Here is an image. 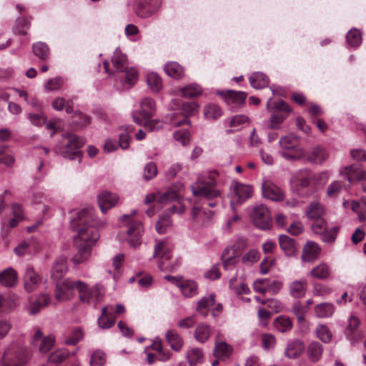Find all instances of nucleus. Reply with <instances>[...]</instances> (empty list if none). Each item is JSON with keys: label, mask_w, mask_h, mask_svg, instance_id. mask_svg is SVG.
Wrapping results in <instances>:
<instances>
[{"label": "nucleus", "mask_w": 366, "mask_h": 366, "mask_svg": "<svg viewBox=\"0 0 366 366\" xmlns=\"http://www.w3.org/2000/svg\"><path fill=\"white\" fill-rule=\"evenodd\" d=\"M122 220L126 222L127 224V241L128 244L130 247L137 249L141 244V238L144 233L142 222L132 219L129 214L123 215Z\"/></svg>", "instance_id": "8"}, {"label": "nucleus", "mask_w": 366, "mask_h": 366, "mask_svg": "<svg viewBox=\"0 0 366 366\" xmlns=\"http://www.w3.org/2000/svg\"><path fill=\"white\" fill-rule=\"evenodd\" d=\"M335 312V306L328 302L317 304L314 307L315 317L321 319L330 318Z\"/></svg>", "instance_id": "25"}, {"label": "nucleus", "mask_w": 366, "mask_h": 366, "mask_svg": "<svg viewBox=\"0 0 366 366\" xmlns=\"http://www.w3.org/2000/svg\"><path fill=\"white\" fill-rule=\"evenodd\" d=\"M186 357L189 365L192 366L203 362L204 353L198 347H192L187 350Z\"/></svg>", "instance_id": "41"}, {"label": "nucleus", "mask_w": 366, "mask_h": 366, "mask_svg": "<svg viewBox=\"0 0 366 366\" xmlns=\"http://www.w3.org/2000/svg\"><path fill=\"white\" fill-rule=\"evenodd\" d=\"M231 189L232 193L230 204L233 209H234L235 205L240 204L249 199L253 192L250 186L238 182H234Z\"/></svg>", "instance_id": "10"}, {"label": "nucleus", "mask_w": 366, "mask_h": 366, "mask_svg": "<svg viewBox=\"0 0 366 366\" xmlns=\"http://www.w3.org/2000/svg\"><path fill=\"white\" fill-rule=\"evenodd\" d=\"M62 137L64 139L66 140V142L62 146L56 147V152L68 159L78 157L80 153L79 149L84 145V140L71 133L64 134Z\"/></svg>", "instance_id": "7"}, {"label": "nucleus", "mask_w": 366, "mask_h": 366, "mask_svg": "<svg viewBox=\"0 0 366 366\" xmlns=\"http://www.w3.org/2000/svg\"><path fill=\"white\" fill-rule=\"evenodd\" d=\"M34 54L41 61H46L49 57V48L46 44L44 42H36L32 46Z\"/></svg>", "instance_id": "42"}, {"label": "nucleus", "mask_w": 366, "mask_h": 366, "mask_svg": "<svg viewBox=\"0 0 366 366\" xmlns=\"http://www.w3.org/2000/svg\"><path fill=\"white\" fill-rule=\"evenodd\" d=\"M233 352V347L224 341H216L214 348V355L219 359H227Z\"/></svg>", "instance_id": "31"}, {"label": "nucleus", "mask_w": 366, "mask_h": 366, "mask_svg": "<svg viewBox=\"0 0 366 366\" xmlns=\"http://www.w3.org/2000/svg\"><path fill=\"white\" fill-rule=\"evenodd\" d=\"M246 242L245 239L241 238L237 240L236 244L231 249H226L223 252V266L226 270L231 269L234 267L237 263V260L234 256H229L228 257H225L226 254L229 252L230 250H234L235 248L242 249L245 247Z\"/></svg>", "instance_id": "29"}, {"label": "nucleus", "mask_w": 366, "mask_h": 366, "mask_svg": "<svg viewBox=\"0 0 366 366\" xmlns=\"http://www.w3.org/2000/svg\"><path fill=\"white\" fill-rule=\"evenodd\" d=\"M249 82L252 87L259 89L267 86L269 84V79L263 73L254 72L250 76Z\"/></svg>", "instance_id": "37"}, {"label": "nucleus", "mask_w": 366, "mask_h": 366, "mask_svg": "<svg viewBox=\"0 0 366 366\" xmlns=\"http://www.w3.org/2000/svg\"><path fill=\"white\" fill-rule=\"evenodd\" d=\"M347 41L352 47H357L362 42V34L357 29H350L347 34Z\"/></svg>", "instance_id": "52"}, {"label": "nucleus", "mask_w": 366, "mask_h": 366, "mask_svg": "<svg viewBox=\"0 0 366 366\" xmlns=\"http://www.w3.org/2000/svg\"><path fill=\"white\" fill-rule=\"evenodd\" d=\"M63 84L62 78L57 76L46 80L44 83V88L46 91H55L59 89Z\"/></svg>", "instance_id": "62"}, {"label": "nucleus", "mask_w": 366, "mask_h": 366, "mask_svg": "<svg viewBox=\"0 0 366 366\" xmlns=\"http://www.w3.org/2000/svg\"><path fill=\"white\" fill-rule=\"evenodd\" d=\"M214 212L199 207H193L192 209V217L194 222L199 225L206 226L209 224L214 218Z\"/></svg>", "instance_id": "14"}, {"label": "nucleus", "mask_w": 366, "mask_h": 366, "mask_svg": "<svg viewBox=\"0 0 366 366\" xmlns=\"http://www.w3.org/2000/svg\"><path fill=\"white\" fill-rule=\"evenodd\" d=\"M305 350L304 342L300 340L290 341L285 348V355L290 359L299 357Z\"/></svg>", "instance_id": "22"}, {"label": "nucleus", "mask_w": 366, "mask_h": 366, "mask_svg": "<svg viewBox=\"0 0 366 366\" xmlns=\"http://www.w3.org/2000/svg\"><path fill=\"white\" fill-rule=\"evenodd\" d=\"M17 280V273L12 268H8L0 272V283L5 287H11L14 286Z\"/></svg>", "instance_id": "34"}, {"label": "nucleus", "mask_w": 366, "mask_h": 366, "mask_svg": "<svg viewBox=\"0 0 366 366\" xmlns=\"http://www.w3.org/2000/svg\"><path fill=\"white\" fill-rule=\"evenodd\" d=\"M69 353L66 349L61 348L54 351L48 357V362L51 364H59L64 362Z\"/></svg>", "instance_id": "49"}, {"label": "nucleus", "mask_w": 366, "mask_h": 366, "mask_svg": "<svg viewBox=\"0 0 366 366\" xmlns=\"http://www.w3.org/2000/svg\"><path fill=\"white\" fill-rule=\"evenodd\" d=\"M52 105L53 107L58 111H61L65 108L66 112L68 114L71 113L73 111L72 107L70 105V102H66L64 98L61 97L55 99L52 102Z\"/></svg>", "instance_id": "58"}, {"label": "nucleus", "mask_w": 366, "mask_h": 366, "mask_svg": "<svg viewBox=\"0 0 366 366\" xmlns=\"http://www.w3.org/2000/svg\"><path fill=\"white\" fill-rule=\"evenodd\" d=\"M328 158L329 154L327 151L321 147L313 148L307 155L308 161L317 164H322L327 161Z\"/></svg>", "instance_id": "30"}, {"label": "nucleus", "mask_w": 366, "mask_h": 366, "mask_svg": "<svg viewBox=\"0 0 366 366\" xmlns=\"http://www.w3.org/2000/svg\"><path fill=\"white\" fill-rule=\"evenodd\" d=\"M41 282L39 274L31 266H27L24 277V288L28 292H32L36 290Z\"/></svg>", "instance_id": "16"}, {"label": "nucleus", "mask_w": 366, "mask_h": 366, "mask_svg": "<svg viewBox=\"0 0 366 366\" xmlns=\"http://www.w3.org/2000/svg\"><path fill=\"white\" fill-rule=\"evenodd\" d=\"M251 217L255 226L261 229L270 227L271 217L267 207L263 204L257 205L253 208Z\"/></svg>", "instance_id": "11"}, {"label": "nucleus", "mask_w": 366, "mask_h": 366, "mask_svg": "<svg viewBox=\"0 0 366 366\" xmlns=\"http://www.w3.org/2000/svg\"><path fill=\"white\" fill-rule=\"evenodd\" d=\"M26 361V350L16 343L10 345L1 357V366H24Z\"/></svg>", "instance_id": "3"}, {"label": "nucleus", "mask_w": 366, "mask_h": 366, "mask_svg": "<svg viewBox=\"0 0 366 366\" xmlns=\"http://www.w3.org/2000/svg\"><path fill=\"white\" fill-rule=\"evenodd\" d=\"M189 132L187 129H179L174 132V139L182 145H187L189 142Z\"/></svg>", "instance_id": "61"}, {"label": "nucleus", "mask_w": 366, "mask_h": 366, "mask_svg": "<svg viewBox=\"0 0 366 366\" xmlns=\"http://www.w3.org/2000/svg\"><path fill=\"white\" fill-rule=\"evenodd\" d=\"M283 283L280 280H271L267 278L258 279L253 283L255 292L264 294L267 292L275 295L282 288Z\"/></svg>", "instance_id": "12"}, {"label": "nucleus", "mask_w": 366, "mask_h": 366, "mask_svg": "<svg viewBox=\"0 0 366 366\" xmlns=\"http://www.w3.org/2000/svg\"><path fill=\"white\" fill-rule=\"evenodd\" d=\"M217 176L218 173L216 171H212L199 177L192 187L193 194L204 197L208 199L219 197L220 191L216 189Z\"/></svg>", "instance_id": "2"}, {"label": "nucleus", "mask_w": 366, "mask_h": 366, "mask_svg": "<svg viewBox=\"0 0 366 366\" xmlns=\"http://www.w3.org/2000/svg\"><path fill=\"white\" fill-rule=\"evenodd\" d=\"M67 270L66 259L64 257L57 258L51 269V278L60 281Z\"/></svg>", "instance_id": "27"}, {"label": "nucleus", "mask_w": 366, "mask_h": 366, "mask_svg": "<svg viewBox=\"0 0 366 366\" xmlns=\"http://www.w3.org/2000/svg\"><path fill=\"white\" fill-rule=\"evenodd\" d=\"M151 347L158 352V358L160 360L166 361L170 358L172 353L168 350H163L162 340L159 338L157 337L154 340Z\"/></svg>", "instance_id": "51"}, {"label": "nucleus", "mask_w": 366, "mask_h": 366, "mask_svg": "<svg viewBox=\"0 0 366 366\" xmlns=\"http://www.w3.org/2000/svg\"><path fill=\"white\" fill-rule=\"evenodd\" d=\"M199 105L194 102H186L182 104V114L183 117L182 120H176L174 117H172V120L171 121V124L174 127H179L182 124L190 123L188 119V117L190 115H193L198 112Z\"/></svg>", "instance_id": "17"}, {"label": "nucleus", "mask_w": 366, "mask_h": 366, "mask_svg": "<svg viewBox=\"0 0 366 366\" xmlns=\"http://www.w3.org/2000/svg\"><path fill=\"white\" fill-rule=\"evenodd\" d=\"M320 251L321 249L316 242L313 241L307 242L302 249V261L312 262L317 259Z\"/></svg>", "instance_id": "21"}, {"label": "nucleus", "mask_w": 366, "mask_h": 366, "mask_svg": "<svg viewBox=\"0 0 366 366\" xmlns=\"http://www.w3.org/2000/svg\"><path fill=\"white\" fill-rule=\"evenodd\" d=\"M214 295L213 294L202 297L197 303V311L203 315H206L207 311L214 304Z\"/></svg>", "instance_id": "48"}, {"label": "nucleus", "mask_w": 366, "mask_h": 366, "mask_svg": "<svg viewBox=\"0 0 366 366\" xmlns=\"http://www.w3.org/2000/svg\"><path fill=\"white\" fill-rule=\"evenodd\" d=\"M324 214L323 206L317 201L312 202L306 211L307 217L311 220L322 218Z\"/></svg>", "instance_id": "36"}, {"label": "nucleus", "mask_w": 366, "mask_h": 366, "mask_svg": "<svg viewBox=\"0 0 366 366\" xmlns=\"http://www.w3.org/2000/svg\"><path fill=\"white\" fill-rule=\"evenodd\" d=\"M172 227V219L168 214L162 215L156 224V230L159 234L165 233Z\"/></svg>", "instance_id": "55"}, {"label": "nucleus", "mask_w": 366, "mask_h": 366, "mask_svg": "<svg viewBox=\"0 0 366 366\" xmlns=\"http://www.w3.org/2000/svg\"><path fill=\"white\" fill-rule=\"evenodd\" d=\"M342 176H345L348 182L351 184L360 181H366V171L360 169L355 166L345 167L340 171Z\"/></svg>", "instance_id": "19"}, {"label": "nucleus", "mask_w": 366, "mask_h": 366, "mask_svg": "<svg viewBox=\"0 0 366 366\" xmlns=\"http://www.w3.org/2000/svg\"><path fill=\"white\" fill-rule=\"evenodd\" d=\"M112 63L116 72H122L128 66L127 56L119 49L114 51Z\"/></svg>", "instance_id": "33"}, {"label": "nucleus", "mask_w": 366, "mask_h": 366, "mask_svg": "<svg viewBox=\"0 0 366 366\" xmlns=\"http://www.w3.org/2000/svg\"><path fill=\"white\" fill-rule=\"evenodd\" d=\"M157 174V168L154 162L147 163L144 168L143 177L148 181L154 178Z\"/></svg>", "instance_id": "64"}, {"label": "nucleus", "mask_w": 366, "mask_h": 366, "mask_svg": "<svg viewBox=\"0 0 366 366\" xmlns=\"http://www.w3.org/2000/svg\"><path fill=\"white\" fill-rule=\"evenodd\" d=\"M307 358L312 362H317L320 360L323 354V346L317 341L313 340L305 348Z\"/></svg>", "instance_id": "24"}, {"label": "nucleus", "mask_w": 366, "mask_h": 366, "mask_svg": "<svg viewBox=\"0 0 366 366\" xmlns=\"http://www.w3.org/2000/svg\"><path fill=\"white\" fill-rule=\"evenodd\" d=\"M262 194L265 198L279 202L285 198V193L281 188L269 181H265L262 184Z\"/></svg>", "instance_id": "15"}, {"label": "nucleus", "mask_w": 366, "mask_h": 366, "mask_svg": "<svg viewBox=\"0 0 366 366\" xmlns=\"http://www.w3.org/2000/svg\"><path fill=\"white\" fill-rule=\"evenodd\" d=\"M76 289V281L64 279L56 283L55 298L59 302L70 300L74 296V290Z\"/></svg>", "instance_id": "9"}, {"label": "nucleus", "mask_w": 366, "mask_h": 366, "mask_svg": "<svg viewBox=\"0 0 366 366\" xmlns=\"http://www.w3.org/2000/svg\"><path fill=\"white\" fill-rule=\"evenodd\" d=\"M133 119L137 124H143L144 127L150 132L157 131L164 126V122L160 119H149V118L142 121L137 117L135 113L133 114Z\"/></svg>", "instance_id": "35"}, {"label": "nucleus", "mask_w": 366, "mask_h": 366, "mask_svg": "<svg viewBox=\"0 0 366 366\" xmlns=\"http://www.w3.org/2000/svg\"><path fill=\"white\" fill-rule=\"evenodd\" d=\"M280 147L285 150H290L297 149L296 147V138L292 135H287L282 137L280 139Z\"/></svg>", "instance_id": "63"}, {"label": "nucleus", "mask_w": 366, "mask_h": 366, "mask_svg": "<svg viewBox=\"0 0 366 366\" xmlns=\"http://www.w3.org/2000/svg\"><path fill=\"white\" fill-rule=\"evenodd\" d=\"M330 270L328 265L325 263H320L315 267L310 272V274L315 278L324 280L329 277Z\"/></svg>", "instance_id": "43"}, {"label": "nucleus", "mask_w": 366, "mask_h": 366, "mask_svg": "<svg viewBox=\"0 0 366 366\" xmlns=\"http://www.w3.org/2000/svg\"><path fill=\"white\" fill-rule=\"evenodd\" d=\"M55 342V337L54 335H49L44 337L40 342L39 350L42 353L49 352L54 346Z\"/></svg>", "instance_id": "60"}, {"label": "nucleus", "mask_w": 366, "mask_h": 366, "mask_svg": "<svg viewBox=\"0 0 366 366\" xmlns=\"http://www.w3.org/2000/svg\"><path fill=\"white\" fill-rule=\"evenodd\" d=\"M106 362V355L100 350L94 352L91 355V366H104Z\"/></svg>", "instance_id": "59"}, {"label": "nucleus", "mask_w": 366, "mask_h": 366, "mask_svg": "<svg viewBox=\"0 0 366 366\" xmlns=\"http://www.w3.org/2000/svg\"><path fill=\"white\" fill-rule=\"evenodd\" d=\"M274 325L277 331L284 333L291 330L292 322L289 317L280 316L275 319Z\"/></svg>", "instance_id": "46"}, {"label": "nucleus", "mask_w": 366, "mask_h": 366, "mask_svg": "<svg viewBox=\"0 0 366 366\" xmlns=\"http://www.w3.org/2000/svg\"><path fill=\"white\" fill-rule=\"evenodd\" d=\"M316 337L324 343H330L332 340V332L325 324H319L315 328Z\"/></svg>", "instance_id": "40"}, {"label": "nucleus", "mask_w": 366, "mask_h": 366, "mask_svg": "<svg viewBox=\"0 0 366 366\" xmlns=\"http://www.w3.org/2000/svg\"><path fill=\"white\" fill-rule=\"evenodd\" d=\"M171 251L172 247L167 240L159 242L154 247L152 257L159 259L158 267L162 271L172 272L179 265L177 262L175 264L171 262Z\"/></svg>", "instance_id": "4"}, {"label": "nucleus", "mask_w": 366, "mask_h": 366, "mask_svg": "<svg viewBox=\"0 0 366 366\" xmlns=\"http://www.w3.org/2000/svg\"><path fill=\"white\" fill-rule=\"evenodd\" d=\"M267 109L269 111L276 110L271 115L268 124V128L272 129H279L291 110L282 100L274 102L272 98L269 99L267 102Z\"/></svg>", "instance_id": "5"}, {"label": "nucleus", "mask_w": 366, "mask_h": 366, "mask_svg": "<svg viewBox=\"0 0 366 366\" xmlns=\"http://www.w3.org/2000/svg\"><path fill=\"white\" fill-rule=\"evenodd\" d=\"M119 200V197L115 193L104 191L98 196V204L101 211L106 213L109 209L114 207Z\"/></svg>", "instance_id": "18"}, {"label": "nucleus", "mask_w": 366, "mask_h": 366, "mask_svg": "<svg viewBox=\"0 0 366 366\" xmlns=\"http://www.w3.org/2000/svg\"><path fill=\"white\" fill-rule=\"evenodd\" d=\"M179 290L186 297H192L197 295L198 287L195 282L186 280L179 285Z\"/></svg>", "instance_id": "38"}, {"label": "nucleus", "mask_w": 366, "mask_h": 366, "mask_svg": "<svg viewBox=\"0 0 366 366\" xmlns=\"http://www.w3.org/2000/svg\"><path fill=\"white\" fill-rule=\"evenodd\" d=\"M246 94L242 92L229 91L227 97V104L234 103L240 105L244 102Z\"/></svg>", "instance_id": "56"}, {"label": "nucleus", "mask_w": 366, "mask_h": 366, "mask_svg": "<svg viewBox=\"0 0 366 366\" xmlns=\"http://www.w3.org/2000/svg\"><path fill=\"white\" fill-rule=\"evenodd\" d=\"M179 189H169L164 194H157L158 202L165 204L178 199L179 197Z\"/></svg>", "instance_id": "53"}, {"label": "nucleus", "mask_w": 366, "mask_h": 366, "mask_svg": "<svg viewBox=\"0 0 366 366\" xmlns=\"http://www.w3.org/2000/svg\"><path fill=\"white\" fill-rule=\"evenodd\" d=\"M76 290L79 292V297L84 303H94L96 306L103 298L104 290L103 287L96 285L93 287L81 281H76Z\"/></svg>", "instance_id": "6"}, {"label": "nucleus", "mask_w": 366, "mask_h": 366, "mask_svg": "<svg viewBox=\"0 0 366 366\" xmlns=\"http://www.w3.org/2000/svg\"><path fill=\"white\" fill-rule=\"evenodd\" d=\"M279 243L280 248L283 250L286 255L292 256L296 254L297 247L293 239L290 238L287 235H280Z\"/></svg>", "instance_id": "32"}, {"label": "nucleus", "mask_w": 366, "mask_h": 366, "mask_svg": "<svg viewBox=\"0 0 366 366\" xmlns=\"http://www.w3.org/2000/svg\"><path fill=\"white\" fill-rule=\"evenodd\" d=\"M165 340L172 350L179 352L184 345L182 337L174 330H169L165 333Z\"/></svg>", "instance_id": "28"}, {"label": "nucleus", "mask_w": 366, "mask_h": 366, "mask_svg": "<svg viewBox=\"0 0 366 366\" xmlns=\"http://www.w3.org/2000/svg\"><path fill=\"white\" fill-rule=\"evenodd\" d=\"M133 128L130 126L126 127V131L119 134V146L123 149H127L129 147L130 141L132 139L130 134L133 132Z\"/></svg>", "instance_id": "57"}, {"label": "nucleus", "mask_w": 366, "mask_h": 366, "mask_svg": "<svg viewBox=\"0 0 366 366\" xmlns=\"http://www.w3.org/2000/svg\"><path fill=\"white\" fill-rule=\"evenodd\" d=\"M113 307L107 305L102 309V315L98 318L99 326L102 329L112 327L115 323V316L112 314Z\"/></svg>", "instance_id": "23"}, {"label": "nucleus", "mask_w": 366, "mask_h": 366, "mask_svg": "<svg viewBox=\"0 0 366 366\" xmlns=\"http://www.w3.org/2000/svg\"><path fill=\"white\" fill-rule=\"evenodd\" d=\"M165 72L171 77L179 79L183 76L184 69L177 62H169L164 66Z\"/></svg>", "instance_id": "45"}, {"label": "nucleus", "mask_w": 366, "mask_h": 366, "mask_svg": "<svg viewBox=\"0 0 366 366\" xmlns=\"http://www.w3.org/2000/svg\"><path fill=\"white\" fill-rule=\"evenodd\" d=\"M360 320L355 315H351L348 319V324L346 329L347 336L353 342H357L362 337V332H359Z\"/></svg>", "instance_id": "20"}, {"label": "nucleus", "mask_w": 366, "mask_h": 366, "mask_svg": "<svg viewBox=\"0 0 366 366\" xmlns=\"http://www.w3.org/2000/svg\"><path fill=\"white\" fill-rule=\"evenodd\" d=\"M161 0H136V14L142 17L147 18L154 13L160 6Z\"/></svg>", "instance_id": "13"}, {"label": "nucleus", "mask_w": 366, "mask_h": 366, "mask_svg": "<svg viewBox=\"0 0 366 366\" xmlns=\"http://www.w3.org/2000/svg\"><path fill=\"white\" fill-rule=\"evenodd\" d=\"M147 81L153 92H159L162 88V79L157 73L151 72L148 74Z\"/></svg>", "instance_id": "47"}, {"label": "nucleus", "mask_w": 366, "mask_h": 366, "mask_svg": "<svg viewBox=\"0 0 366 366\" xmlns=\"http://www.w3.org/2000/svg\"><path fill=\"white\" fill-rule=\"evenodd\" d=\"M106 224L105 220L96 217L92 208L82 209L76 213V217L71 221V227L76 232L74 242L78 252L72 258L75 264L89 259L92 247L99 238L97 229L102 228Z\"/></svg>", "instance_id": "1"}, {"label": "nucleus", "mask_w": 366, "mask_h": 366, "mask_svg": "<svg viewBox=\"0 0 366 366\" xmlns=\"http://www.w3.org/2000/svg\"><path fill=\"white\" fill-rule=\"evenodd\" d=\"M140 106L141 110L139 111V114L144 119L150 118L155 109L154 100L150 98L145 97L142 100Z\"/></svg>", "instance_id": "39"}, {"label": "nucleus", "mask_w": 366, "mask_h": 366, "mask_svg": "<svg viewBox=\"0 0 366 366\" xmlns=\"http://www.w3.org/2000/svg\"><path fill=\"white\" fill-rule=\"evenodd\" d=\"M211 335L210 327L205 324H199L197 325L194 331L195 339L202 343H204L208 340Z\"/></svg>", "instance_id": "44"}, {"label": "nucleus", "mask_w": 366, "mask_h": 366, "mask_svg": "<svg viewBox=\"0 0 366 366\" xmlns=\"http://www.w3.org/2000/svg\"><path fill=\"white\" fill-rule=\"evenodd\" d=\"M182 97L194 98L202 94V89L198 84H190L182 87L181 89Z\"/></svg>", "instance_id": "50"}, {"label": "nucleus", "mask_w": 366, "mask_h": 366, "mask_svg": "<svg viewBox=\"0 0 366 366\" xmlns=\"http://www.w3.org/2000/svg\"><path fill=\"white\" fill-rule=\"evenodd\" d=\"M204 114L207 119L214 120L219 118L222 116V112L217 105L210 104L205 106L204 109Z\"/></svg>", "instance_id": "54"}, {"label": "nucleus", "mask_w": 366, "mask_h": 366, "mask_svg": "<svg viewBox=\"0 0 366 366\" xmlns=\"http://www.w3.org/2000/svg\"><path fill=\"white\" fill-rule=\"evenodd\" d=\"M289 293L295 298L303 297L307 292V282L306 280H296L290 283Z\"/></svg>", "instance_id": "26"}]
</instances>
